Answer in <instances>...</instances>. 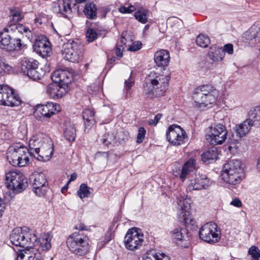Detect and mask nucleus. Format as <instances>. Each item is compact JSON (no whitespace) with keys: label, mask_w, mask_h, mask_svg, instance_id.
Here are the masks:
<instances>
[{"label":"nucleus","mask_w":260,"mask_h":260,"mask_svg":"<svg viewBox=\"0 0 260 260\" xmlns=\"http://www.w3.org/2000/svg\"><path fill=\"white\" fill-rule=\"evenodd\" d=\"M162 74L159 73H151L144 86V91L150 98L162 95L168 86L170 79V73L165 69Z\"/></svg>","instance_id":"1"},{"label":"nucleus","mask_w":260,"mask_h":260,"mask_svg":"<svg viewBox=\"0 0 260 260\" xmlns=\"http://www.w3.org/2000/svg\"><path fill=\"white\" fill-rule=\"evenodd\" d=\"M218 91L211 85H203L195 90L193 95L194 106L204 110L209 106L214 104L218 97Z\"/></svg>","instance_id":"2"},{"label":"nucleus","mask_w":260,"mask_h":260,"mask_svg":"<svg viewBox=\"0 0 260 260\" xmlns=\"http://www.w3.org/2000/svg\"><path fill=\"white\" fill-rule=\"evenodd\" d=\"M10 239L13 245L25 248H31L38 243V238L35 231L27 227L14 229L10 236Z\"/></svg>","instance_id":"3"},{"label":"nucleus","mask_w":260,"mask_h":260,"mask_svg":"<svg viewBox=\"0 0 260 260\" xmlns=\"http://www.w3.org/2000/svg\"><path fill=\"white\" fill-rule=\"evenodd\" d=\"M221 176L223 180L229 185L239 184L243 176L241 162L237 159L229 161L223 166Z\"/></svg>","instance_id":"4"},{"label":"nucleus","mask_w":260,"mask_h":260,"mask_svg":"<svg viewBox=\"0 0 260 260\" xmlns=\"http://www.w3.org/2000/svg\"><path fill=\"white\" fill-rule=\"evenodd\" d=\"M30 153L28 148L20 144L10 146L7 153L9 163L14 167H24L29 162Z\"/></svg>","instance_id":"5"},{"label":"nucleus","mask_w":260,"mask_h":260,"mask_svg":"<svg viewBox=\"0 0 260 260\" xmlns=\"http://www.w3.org/2000/svg\"><path fill=\"white\" fill-rule=\"evenodd\" d=\"M67 245L73 253L79 255L85 254L89 249L88 237L81 232H75L70 236Z\"/></svg>","instance_id":"6"},{"label":"nucleus","mask_w":260,"mask_h":260,"mask_svg":"<svg viewBox=\"0 0 260 260\" xmlns=\"http://www.w3.org/2000/svg\"><path fill=\"white\" fill-rule=\"evenodd\" d=\"M4 31L8 33L1 34L0 42L2 49L7 51H19L25 47L20 36H17L15 34L11 33L8 28H5Z\"/></svg>","instance_id":"7"},{"label":"nucleus","mask_w":260,"mask_h":260,"mask_svg":"<svg viewBox=\"0 0 260 260\" xmlns=\"http://www.w3.org/2000/svg\"><path fill=\"white\" fill-rule=\"evenodd\" d=\"M7 186L15 193H19L27 186V180L24 175L20 172L10 171L6 174Z\"/></svg>","instance_id":"8"},{"label":"nucleus","mask_w":260,"mask_h":260,"mask_svg":"<svg viewBox=\"0 0 260 260\" xmlns=\"http://www.w3.org/2000/svg\"><path fill=\"white\" fill-rule=\"evenodd\" d=\"M228 131L222 124H212L209 127V133L206 135V139L210 144L217 145L223 144L227 139Z\"/></svg>","instance_id":"9"},{"label":"nucleus","mask_w":260,"mask_h":260,"mask_svg":"<svg viewBox=\"0 0 260 260\" xmlns=\"http://www.w3.org/2000/svg\"><path fill=\"white\" fill-rule=\"evenodd\" d=\"M62 53L66 60L78 62L82 57V47L76 42L70 41L63 45Z\"/></svg>","instance_id":"10"},{"label":"nucleus","mask_w":260,"mask_h":260,"mask_svg":"<svg viewBox=\"0 0 260 260\" xmlns=\"http://www.w3.org/2000/svg\"><path fill=\"white\" fill-rule=\"evenodd\" d=\"M199 235L202 240L209 243H215L220 239V232L215 223L209 222L201 228Z\"/></svg>","instance_id":"11"},{"label":"nucleus","mask_w":260,"mask_h":260,"mask_svg":"<svg viewBox=\"0 0 260 260\" xmlns=\"http://www.w3.org/2000/svg\"><path fill=\"white\" fill-rule=\"evenodd\" d=\"M61 110L60 105L52 102L36 106L34 115L39 120H46Z\"/></svg>","instance_id":"12"},{"label":"nucleus","mask_w":260,"mask_h":260,"mask_svg":"<svg viewBox=\"0 0 260 260\" xmlns=\"http://www.w3.org/2000/svg\"><path fill=\"white\" fill-rule=\"evenodd\" d=\"M34 193L39 197L44 196L48 188L47 181L44 174L34 173L29 178Z\"/></svg>","instance_id":"13"},{"label":"nucleus","mask_w":260,"mask_h":260,"mask_svg":"<svg viewBox=\"0 0 260 260\" xmlns=\"http://www.w3.org/2000/svg\"><path fill=\"white\" fill-rule=\"evenodd\" d=\"M166 136L170 143L178 146L184 143L186 135L185 131L180 126L173 124L168 128Z\"/></svg>","instance_id":"14"},{"label":"nucleus","mask_w":260,"mask_h":260,"mask_svg":"<svg viewBox=\"0 0 260 260\" xmlns=\"http://www.w3.org/2000/svg\"><path fill=\"white\" fill-rule=\"evenodd\" d=\"M143 242V235L137 228H132L127 231L124 237V243L126 248L131 250L137 249Z\"/></svg>","instance_id":"15"},{"label":"nucleus","mask_w":260,"mask_h":260,"mask_svg":"<svg viewBox=\"0 0 260 260\" xmlns=\"http://www.w3.org/2000/svg\"><path fill=\"white\" fill-rule=\"evenodd\" d=\"M251 126H253L248 118L246 119L242 123L236 126V136L232 135L228 138V143L230 144H235L238 142L241 138L248 133Z\"/></svg>","instance_id":"16"},{"label":"nucleus","mask_w":260,"mask_h":260,"mask_svg":"<svg viewBox=\"0 0 260 260\" xmlns=\"http://www.w3.org/2000/svg\"><path fill=\"white\" fill-rule=\"evenodd\" d=\"M74 73L73 69H70V70L58 69L53 72L52 79L54 82L59 83L61 86L68 85L72 82Z\"/></svg>","instance_id":"17"},{"label":"nucleus","mask_w":260,"mask_h":260,"mask_svg":"<svg viewBox=\"0 0 260 260\" xmlns=\"http://www.w3.org/2000/svg\"><path fill=\"white\" fill-rule=\"evenodd\" d=\"M47 141L39 149V152L35 153L34 157L42 161L50 159L53 153V144L50 138H47Z\"/></svg>","instance_id":"18"},{"label":"nucleus","mask_w":260,"mask_h":260,"mask_svg":"<svg viewBox=\"0 0 260 260\" xmlns=\"http://www.w3.org/2000/svg\"><path fill=\"white\" fill-rule=\"evenodd\" d=\"M47 138L49 137L43 133H38L31 137L29 140L28 148L30 156L34 157L35 153L39 152L41 146L47 141Z\"/></svg>","instance_id":"19"},{"label":"nucleus","mask_w":260,"mask_h":260,"mask_svg":"<svg viewBox=\"0 0 260 260\" xmlns=\"http://www.w3.org/2000/svg\"><path fill=\"white\" fill-rule=\"evenodd\" d=\"M34 49L38 54H39L43 57L49 56L51 52L50 42L46 38L36 39L34 45Z\"/></svg>","instance_id":"20"},{"label":"nucleus","mask_w":260,"mask_h":260,"mask_svg":"<svg viewBox=\"0 0 260 260\" xmlns=\"http://www.w3.org/2000/svg\"><path fill=\"white\" fill-rule=\"evenodd\" d=\"M209 184L210 180L205 175H196L193 179L189 180L187 190L191 191L202 189L205 188Z\"/></svg>","instance_id":"21"},{"label":"nucleus","mask_w":260,"mask_h":260,"mask_svg":"<svg viewBox=\"0 0 260 260\" xmlns=\"http://www.w3.org/2000/svg\"><path fill=\"white\" fill-rule=\"evenodd\" d=\"M3 99L5 101H8L10 104L4 105V106L15 107L19 106L21 104L19 96L14 93V89L9 86L4 85V92ZM7 102V101H5Z\"/></svg>","instance_id":"22"},{"label":"nucleus","mask_w":260,"mask_h":260,"mask_svg":"<svg viewBox=\"0 0 260 260\" xmlns=\"http://www.w3.org/2000/svg\"><path fill=\"white\" fill-rule=\"evenodd\" d=\"M154 60L158 67L164 68L168 66L170 60L169 52L164 49L156 51L154 55Z\"/></svg>","instance_id":"23"},{"label":"nucleus","mask_w":260,"mask_h":260,"mask_svg":"<svg viewBox=\"0 0 260 260\" xmlns=\"http://www.w3.org/2000/svg\"><path fill=\"white\" fill-rule=\"evenodd\" d=\"M190 202L191 200L189 198H187L185 194H180L178 197V204L180 207L181 210V214L184 220H187L186 216L189 215V211L190 209Z\"/></svg>","instance_id":"24"},{"label":"nucleus","mask_w":260,"mask_h":260,"mask_svg":"<svg viewBox=\"0 0 260 260\" xmlns=\"http://www.w3.org/2000/svg\"><path fill=\"white\" fill-rule=\"evenodd\" d=\"M208 55L210 59L214 62L221 61L224 57L222 48L217 45H212L210 47Z\"/></svg>","instance_id":"25"},{"label":"nucleus","mask_w":260,"mask_h":260,"mask_svg":"<svg viewBox=\"0 0 260 260\" xmlns=\"http://www.w3.org/2000/svg\"><path fill=\"white\" fill-rule=\"evenodd\" d=\"M47 92L51 98L58 99L62 97L64 92V89L55 82L48 85Z\"/></svg>","instance_id":"26"},{"label":"nucleus","mask_w":260,"mask_h":260,"mask_svg":"<svg viewBox=\"0 0 260 260\" xmlns=\"http://www.w3.org/2000/svg\"><path fill=\"white\" fill-rule=\"evenodd\" d=\"M38 64V61L35 59L24 58L21 61V72L25 75L28 74V72L30 71L32 69L37 68Z\"/></svg>","instance_id":"27"},{"label":"nucleus","mask_w":260,"mask_h":260,"mask_svg":"<svg viewBox=\"0 0 260 260\" xmlns=\"http://www.w3.org/2000/svg\"><path fill=\"white\" fill-rule=\"evenodd\" d=\"M196 160L194 159L190 158L187 161L182 168L180 174V178L182 181H184L187 175L193 171L195 169Z\"/></svg>","instance_id":"28"},{"label":"nucleus","mask_w":260,"mask_h":260,"mask_svg":"<svg viewBox=\"0 0 260 260\" xmlns=\"http://www.w3.org/2000/svg\"><path fill=\"white\" fill-rule=\"evenodd\" d=\"M84 120L85 131L89 129L95 123L94 112L89 109H85L82 114Z\"/></svg>","instance_id":"29"},{"label":"nucleus","mask_w":260,"mask_h":260,"mask_svg":"<svg viewBox=\"0 0 260 260\" xmlns=\"http://www.w3.org/2000/svg\"><path fill=\"white\" fill-rule=\"evenodd\" d=\"M253 126L260 127V106L253 108L248 112V118Z\"/></svg>","instance_id":"30"},{"label":"nucleus","mask_w":260,"mask_h":260,"mask_svg":"<svg viewBox=\"0 0 260 260\" xmlns=\"http://www.w3.org/2000/svg\"><path fill=\"white\" fill-rule=\"evenodd\" d=\"M84 15L89 19H94L97 17V8L93 3H88L84 7L83 10Z\"/></svg>","instance_id":"31"},{"label":"nucleus","mask_w":260,"mask_h":260,"mask_svg":"<svg viewBox=\"0 0 260 260\" xmlns=\"http://www.w3.org/2000/svg\"><path fill=\"white\" fill-rule=\"evenodd\" d=\"M217 148L212 147L202 154V160L204 162L216 159L218 156Z\"/></svg>","instance_id":"32"},{"label":"nucleus","mask_w":260,"mask_h":260,"mask_svg":"<svg viewBox=\"0 0 260 260\" xmlns=\"http://www.w3.org/2000/svg\"><path fill=\"white\" fill-rule=\"evenodd\" d=\"M64 135L67 140L69 141H74L76 136V131L74 125L68 124L66 125L64 129Z\"/></svg>","instance_id":"33"},{"label":"nucleus","mask_w":260,"mask_h":260,"mask_svg":"<svg viewBox=\"0 0 260 260\" xmlns=\"http://www.w3.org/2000/svg\"><path fill=\"white\" fill-rule=\"evenodd\" d=\"M52 239V236L49 233L44 234L42 238L40 239L39 242L40 247L43 250H47L51 248V241ZM37 244L39 242L37 241Z\"/></svg>","instance_id":"34"},{"label":"nucleus","mask_w":260,"mask_h":260,"mask_svg":"<svg viewBox=\"0 0 260 260\" xmlns=\"http://www.w3.org/2000/svg\"><path fill=\"white\" fill-rule=\"evenodd\" d=\"M45 71L41 68H39L38 66L35 69H32L30 71L28 72V74H26L29 78L34 80H37L41 79L45 74Z\"/></svg>","instance_id":"35"},{"label":"nucleus","mask_w":260,"mask_h":260,"mask_svg":"<svg viewBox=\"0 0 260 260\" xmlns=\"http://www.w3.org/2000/svg\"><path fill=\"white\" fill-rule=\"evenodd\" d=\"M15 27V30L14 32H12V34H15L17 36H19V35L24 34L25 36L28 38H29L30 36H31V31L28 27L21 24H18Z\"/></svg>","instance_id":"36"},{"label":"nucleus","mask_w":260,"mask_h":260,"mask_svg":"<svg viewBox=\"0 0 260 260\" xmlns=\"http://www.w3.org/2000/svg\"><path fill=\"white\" fill-rule=\"evenodd\" d=\"M78 194L81 198H87L93 192L92 188L87 186V184L82 183L80 185L79 189L78 190Z\"/></svg>","instance_id":"37"},{"label":"nucleus","mask_w":260,"mask_h":260,"mask_svg":"<svg viewBox=\"0 0 260 260\" xmlns=\"http://www.w3.org/2000/svg\"><path fill=\"white\" fill-rule=\"evenodd\" d=\"M149 13L147 10L138 11L135 13V17L138 21L145 24L147 22Z\"/></svg>","instance_id":"38"},{"label":"nucleus","mask_w":260,"mask_h":260,"mask_svg":"<svg viewBox=\"0 0 260 260\" xmlns=\"http://www.w3.org/2000/svg\"><path fill=\"white\" fill-rule=\"evenodd\" d=\"M196 43L198 46L203 48H206L210 43V40L207 36L200 34L197 38Z\"/></svg>","instance_id":"39"},{"label":"nucleus","mask_w":260,"mask_h":260,"mask_svg":"<svg viewBox=\"0 0 260 260\" xmlns=\"http://www.w3.org/2000/svg\"><path fill=\"white\" fill-rule=\"evenodd\" d=\"M186 230L184 228H178L172 232L173 238L176 241H181L184 239Z\"/></svg>","instance_id":"40"},{"label":"nucleus","mask_w":260,"mask_h":260,"mask_svg":"<svg viewBox=\"0 0 260 260\" xmlns=\"http://www.w3.org/2000/svg\"><path fill=\"white\" fill-rule=\"evenodd\" d=\"M144 260H169V257L164 253H155L148 255L144 258Z\"/></svg>","instance_id":"41"},{"label":"nucleus","mask_w":260,"mask_h":260,"mask_svg":"<svg viewBox=\"0 0 260 260\" xmlns=\"http://www.w3.org/2000/svg\"><path fill=\"white\" fill-rule=\"evenodd\" d=\"M60 13L64 16L65 17L68 18V14H70L72 12V8L70 4L64 3L61 6H59Z\"/></svg>","instance_id":"42"},{"label":"nucleus","mask_w":260,"mask_h":260,"mask_svg":"<svg viewBox=\"0 0 260 260\" xmlns=\"http://www.w3.org/2000/svg\"><path fill=\"white\" fill-rule=\"evenodd\" d=\"M248 252L252 257L251 260H260V251L255 246H251Z\"/></svg>","instance_id":"43"},{"label":"nucleus","mask_w":260,"mask_h":260,"mask_svg":"<svg viewBox=\"0 0 260 260\" xmlns=\"http://www.w3.org/2000/svg\"><path fill=\"white\" fill-rule=\"evenodd\" d=\"M86 37L89 42H92L97 39L98 34L95 30L89 28L86 31Z\"/></svg>","instance_id":"44"},{"label":"nucleus","mask_w":260,"mask_h":260,"mask_svg":"<svg viewBox=\"0 0 260 260\" xmlns=\"http://www.w3.org/2000/svg\"><path fill=\"white\" fill-rule=\"evenodd\" d=\"M28 260H42V255L36 249L32 248V250L28 255Z\"/></svg>","instance_id":"45"},{"label":"nucleus","mask_w":260,"mask_h":260,"mask_svg":"<svg viewBox=\"0 0 260 260\" xmlns=\"http://www.w3.org/2000/svg\"><path fill=\"white\" fill-rule=\"evenodd\" d=\"M10 17H12V19L15 22H18L22 19L23 15L19 11L14 10L11 11Z\"/></svg>","instance_id":"46"},{"label":"nucleus","mask_w":260,"mask_h":260,"mask_svg":"<svg viewBox=\"0 0 260 260\" xmlns=\"http://www.w3.org/2000/svg\"><path fill=\"white\" fill-rule=\"evenodd\" d=\"M101 141L103 144L108 146L114 142V138L112 134H106L104 136L103 138L101 140Z\"/></svg>","instance_id":"47"},{"label":"nucleus","mask_w":260,"mask_h":260,"mask_svg":"<svg viewBox=\"0 0 260 260\" xmlns=\"http://www.w3.org/2000/svg\"><path fill=\"white\" fill-rule=\"evenodd\" d=\"M145 135L146 131L144 128L143 127H140L137 137V142L138 143H141L145 138Z\"/></svg>","instance_id":"48"},{"label":"nucleus","mask_w":260,"mask_h":260,"mask_svg":"<svg viewBox=\"0 0 260 260\" xmlns=\"http://www.w3.org/2000/svg\"><path fill=\"white\" fill-rule=\"evenodd\" d=\"M142 45V43L140 41H136L134 42L127 50L131 51H137L141 48Z\"/></svg>","instance_id":"49"},{"label":"nucleus","mask_w":260,"mask_h":260,"mask_svg":"<svg viewBox=\"0 0 260 260\" xmlns=\"http://www.w3.org/2000/svg\"><path fill=\"white\" fill-rule=\"evenodd\" d=\"M4 92V85H0V105H8L10 104V103L8 102V101H6L7 102H5L6 101L4 100V99H3V93Z\"/></svg>","instance_id":"50"},{"label":"nucleus","mask_w":260,"mask_h":260,"mask_svg":"<svg viewBox=\"0 0 260 260\" xmlns=\"http://www.w3.org/2000/svg\"><path fill=\"white\" fill-rule=\"evenodd\" d=\"M222 50L224 54L225 53L232 54L233 53V45L232 44H226L222 48Z\"/></svg>","instance_id":"51"},{"label":"nucleus","mask_w":260,"mask_h":260,"mask_svg":"<svg viewBox=\"0 0 260 260\" xmlns=\"http://www.w3.org/2000/svg\"><path fill=\"white\" fill-rule=\"evenodd\" d=\"M124 84L125 89L127 92H128L129 90L134 84V80L130 77L128 80L125 81Z\"/></svg>","instance_id":"52"},{"label":"nucleus","mask_w":260,"mask_h":260,"mask_svg":"<svg viewBox=\"0 0 260 260\" xmlns=\"http://www.w3.org/2000/svg\"><path fill=\"white\" fill-rule=\"evenodd\" d=\"M124 49L122 45L117 44L116 48V53L117 56L121 57L122 56V52Z\"/></svg>","instance_id":"53"},{"label":"nucleus","mask_w":260,"mask_h":260,"mask_svg":"<svg viewBox=\"0 0 260 260\" xmlns=\"http://www.w3.org/2000/svg\"><path fill=\"white\" fill-rule=\"evenodd\" d=\"M230 204L236 207H241L242 205V202L238 198L233 200Z\"/></svg>","instance_id":"54"},{"label":"nucleus","mask_w":260,"mask_h":260,"mask_svg":"<svg viewBox=\"0 0 260 260\" xmlns=\"http://www.w3.org/2000/svg\"><path fill=\"white\" fill-rule=\"evenodd\" d=\"M12 68L11 66H10L8 64H5V63H4L2 75H4L5 73H9L10 71H12Z\"/></svg>","instance_id":"55"},{"label":"nucleus","mask_w":260,"mask_h":260,"mask_svg":"<svg viewBox=\"0 0 260 260\" xmlns=\"http://www.w3.org/2000/svg\"><path fill=\"white\" fill-rule=\"evenodd\" d=\"M28 255H25L22 251H20L18 253L17 260H28Z\"/></svg>","instance_id":"56"},{"label":"nucleus","mask_w":260,"mask_h":260,"mask_svg":"<svg viewBox=\"0 0 260 260\" xmlns=\"http://www.w3.org/2000/svg\"><path fill=\"white\" fill-rule=\"evenodd\" d=\"M101 156L103 157L105 159H107L108 158V154L106 152H98L95 154V157L99 158Z\"/></svg>","instance_id":"57"},{"label":"nucleus","mask_w":260,"mask_h":260,"mask_svg":"<svg viewBox=\"0 0 260 260\" xmlns=\"http://www.w3.org/2000/svg\"><path fill=\"white\" fill-rule=\"evenodd\" d=\"M126 32H122L121 37V44L123 45H126L127 44V38H125Z\"/></svg>","instance_id":"58"},{"label":"nucleus","mask_w":260,"mask_h":260,"mask_svg":"<svg viewBox=\"0 0 260 260\" xmlns=\"http://www.w3.org/2000/svg\"><path fill=\"white\" fill-rule=\"evenodd\" d=\"M76 229L78 230V232H81L83 233L82 231L85 230L86 226L83 223H79L76 225Z\"/></svg>","instance_id":"59"},{"label":"nucleus","mask_w":260,"mask_h":260,"mask_svg":"<svg viewBox=\"0 0 260 260\" xmlns=\"http://www.w3.org/2000/svg\"><path fill=\"white\" fill-rule=\"evenodd\" d=\"M5 208V205L0 198V217L2 216V213Z\"/></svg>","instance_id":"60"},{"label":"nucleus","mask_w":260,"mask_h":260,"mask_svg":"<svg viewBox=\"0 0 260 260\" xmlns=\"http://www.w3.org/2000/svg\"><path fill=\"white\" fill-rule=\"evenodd\" d=\"M119 11L122 13H128V8L124 6H121L119 8Z\"/></svg>","instance_id":"61"},{"label":"nucleus","mask_w":260,"mask_h":260,"mask_svg":"<svg viewBox=\"0 0 260 260\" xmlns=\"http://www.w3.org/2000/svg\"><path fill=\"white\" fill-rule=\"evenodd\" d=\"M77 174L76 173H73V174H71L70 179H69L68 183L74 181L77 179Z\"/></svg>","instance_id":"62"},{"label":"nucleus","mask_w":260,"mask_h":260,"mask_svg":"<svg viewBox=\"0 0 260 260\" xmlns=\"http://www.w3.org/2000/svg\"><path fill=\"white\" fill-rule=\"evenodd\" d=\"M162 117V114L158 113L156 114L154 118V120L155 121V123L157 124L159 120L160 119V118Z\"/></svg>","instance_id":"63"},{"label":"nucleus","mask_w":260,"mask_h":260,"mask_svg":"<svg viewBox=\"0 0 260 260\" xmlns=\"http://www.w3.org/2000/svg\"><path fill=\"white\" fill-rule=\"evenodd\" d=\"M127 8L128 10V13H131L135 10V7L133 5H131Z\"/></svg>","instance_id":"64"}]
</instances>
